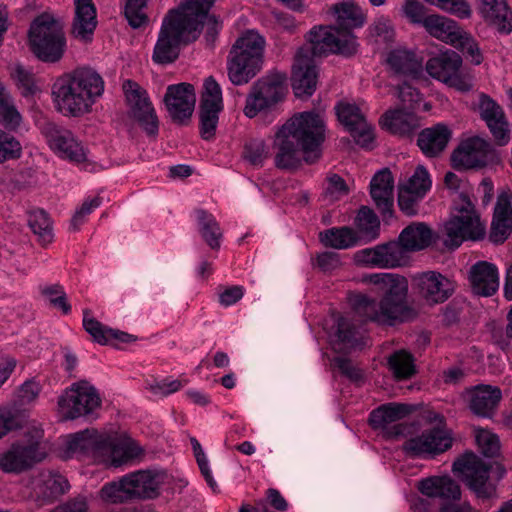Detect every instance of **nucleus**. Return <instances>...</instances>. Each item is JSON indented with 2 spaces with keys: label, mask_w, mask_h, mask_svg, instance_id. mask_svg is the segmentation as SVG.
Masks as SVG:
<instances>
[{
  "label": "nucleus",
  "mask_w": 512,
  "mask_h": 512,
  "mask_svg": "<svg viewBox=\"0 0 512 512\" xmlns=\"http://www.w3.org/2000/svg\"><path fill=\"white\" fill-rule=\"evenodd\" d=\"M323 140L324 123L318 113L295 114L276 134L275 165L281 169L295 168L301 161L302 152L304 160L313 163L319 157L316 151Z\"/></svg>",
  "instance_id": "1"
},
{
  "label": "nucleus",
  "mask_w": 512,
  "mask_h": 512,
  "mask_svg": "<svg viewBox=\"0 0 512 512\" xmlns=\"http://www.w3.org/2000/svg\"><path fill=\"white\" fill-rule=\"evenodd\" d=\"M370 283L379 287L382 297L379 301L361 295L355 309L366 320L384 326H395L413 320L416 311L407 301L408 281L392 273H374L368 276Z\"/></svg>",
  "instance_id": "2"
},
{
  "label": "nucleus",
  "mask_w": 512,
  "mask_h": 512,
  "mask_svg": "<svg viewBox=\"0 0 512 512\" xmlns=\"http://www.w3.org/2000/svg\"><path fill=\"white\" fill-rule=\"evenodd\" d=\"M104 92V80L90 67H78L56 79L52 97L56 109L65 116L88 113Z\"/></svg>",
  "instance_id": "3"
},
{
  "label": "nucleus",
  "mask_w": 512,
  "mask_h": 512,
  "mask_svg": "<svg viewBox=\"0 0 512 512\" xmlns=\"http://www.w3.org/2000/svg\"><path fill=\"white\" fill-rule=\"evenodd\" d=\"M68 450L72 453L91 455L95 461L110 462L118 467L139 457L143 450L129 437H117L96 430L75 433L68 441Z\"/></svg>",
  "instance_id": "4"
},
{
  "label": "nucleus",
  "mask_w": 512,
  "mask_h": 512,
  "mask_svg": "<svg viewBox=\"0 0 512 512\" xmlns=\"http://www.w3.org/2000/svg\"><path fill=\"white\" fill-rule=\"evenodd\" d=\"M166 477L164 471L138 470L124 475L118 481L106 483L100 490V497L113 504L153 499L159 495Z\"/></svg>",
  "instance_id": "5"
},
{
  "label": "nucleus",
  "mask_w": 512,
  "mask_h": 512,
  "mask_svg": "<svg viewBox=\"0 0 512 512\" xmlns=\"http://www.w3.org/2000/svg\"><path fill=\"white\" fill-rule=\"evenodd\" d=\"M265 39L254 31L239 37L227 58L229 80L237 86L247 84L262 68Z\"/></svg>",
  "instance_id": "6"
},
{
  "label": "nucleus",
  "mask_w": 512,
  "mask_h": 512,
  "mask_svg": "<svg viewBox=\"0 0 512 512\" xmlns=\"http://www.w3.org/2000/svg\"><path fill=\"white\" fill-rule=\"evenodd\" d=\"M196 28L197 23L195 21H185L178 8L170 10L162 21L152 54L153 61L161 65L176 61L179 57L181 45L197 39Z\"/></svg>",
  "instance_id": "7"
},
{
  "label": "nucleus",
  "mask_w": 512,
  "mask_h": 512,
  "mask_svg": "<svg viewBox=\"0 0 512 512\" xmlns=\"http://www.w3.org/2000/svg\"><path fill=\"white\" fill-rule=\"evenodd\" d=\"M447 238L444 243L455 249L465 240H481L486 233L485 224L481 221L475 205L469 195L461 192L454 199V212L445 224Z\"/></svg>",
  "instance_id": "8"
},
{
  "label": "nucleus",
  "mask_w": 512,
  "mask_h": 512,
  "mask_svg": "<svg viewBox=\"0 0 512 512\" xmlns=\"http://www.w3.org/2000/svg\"><path fill=\"white\" fill-rule=\"evenodd\" d=\"M29 45L42 62L60 61L66 49V38L60 22L48 14L38 16L29 29Z\"/></svg>",
  "instance_id": "9"
},
{
  "label": "nucleus",
  "mask_w": 512,
  "mask_h": 512,
  "mask_svg": "<svg viewBox=\"0 0 512 512\" xmlns=\"http://www.w3.org/2000/svg\"><path fill=\"white\" fill-rule=\"evenodd\" d=\"M467 488L481 501L498 498L497 484L490 478L491 465L472 452H467L452 466Z\"/></svg>",
  "instance_id": "10"
},
{
  "label": "nucleus",
  "mask_w": 512,
  "mask_h": 512,
  "mask_svg": "<svg viewBox=\"0 0 512 512\" xmlns=\"http://www.w3.org/2000/svg\"><path fill=\"white\" fill-rule=\"evenodd\" d=\"M286 94L285 74L270 73L253 83L243 112L245 116L254 118L260 112L271 111L285 99Z\"/></svg>",
  "instance_id": "11"
},
{
  "label": "nucleus",
  "mask_w": 512,
  "mask_h": 512,
  "mask_svg": "<svg viewBox=\"0 0 512 512\" xmlns=\"http://www.w3.org/2000/svg\"><path fill=\"white\" fill-rule=\"evenodd\" d=\"M310 47L309 56L322 57L328 54L351 56L357 51L356 36L352 32H343L336 26H315L307 35Z\"/></svg>",
  "instance_id": "12"
},
{
  "label": "nucleus",
  "mask_w": 512,
  "mask_h": 512,
  "mask_svg": "<svg viewBox=\"0 0 512 512\" xmlns=\"http://www.w3.org/2000/svg\"><path fill=\"white\" fill-rule=\"evenodd\" d=\"M34 428V437H42V429ZM46 457L38 440L16 441L6 451L0 454V470L5 473H21L32 468Z\"/></svg>",
  "instance_id": "13"
},
{
  "label": "nucleus",
  "mask_w": 512,
  "mask_h": 512,
  "mask_svg": "<svg viewBox=\"0 0 512 512\" xmlns=\"http://www.w3.org/2000/svg\"><path fill=\"white\" fill-rule=\"evenodd\" d=\"M68 489L69 483L64 476L51 471H43L29 479L22 493L36 507H43L56 501Z\"/></svg>",
  "instance_id": "14"
},
{
  "label": "nucleus",
  "mask_w": 512,
  "mask_h": 512,
  "mask_svg": "<svg viewBox=\"0 0 512 512\" xmlns=\"http://www.w3.org/2000/svg\"><path fill=\"white\" fill-rule=\"evenodd\" d=\"M461 66V56L453 50H446L431 57L426 62L425 68L432 78L458 91L467 92L471 90L472 84L467 77L460 73Z\"/></svg>",
  "instance_id": "15"
},
{
  "label": "nucleus",
  "mask_w": 512,
  "mask_h": 512,
  "mask_svg": "<svg viewBox=\"0 0 512 512\" xmlns=\"http://www.w3.org/2000/svg\"><path fill=\"white\" fill-rule=\"evenodd\" d=\"M418 489L426 497L417 498L413 502L414 512H433L436 509L432 502L433 498L459 500L462 494L459 484L449 476L423 479L419 482Z\"/></svg>",
  "instance_id": "16"
},
{
  "label": "nucleus",
  "mask_w": 512,
  "mask_h": 512,
  "mask_svg": "<svg viewBox=\"0 0 512 512\" xmlns=\"http://www.w3.org/2000/svg\"><path fill=\"white\" fill-rule=\"evenodd\" d=\"M451 446V436L444 429L432 427L408 438L403 450L412 457L426 459L445 452Z\"/></svg>",
  "instance_id": "17"
},
{
  "label": "nucleus",
  "mask_w": 512,
  "mask_h": 512,
  "mask_svg": "<svg viewBox=\"0 0 512 512\" xmlns=\"http://www.w3.org/2000/svg\"><path fill=\"white\" fill-rule=\"evenodd\" d=\"M67 419H75L92 414L101 404L96 389L86 383L73 385L58 401Z\"/></svg>",
  "instance_id": "18"
},
{
  "label": "nucleus",
  "mask_w": 512,
  "mask_h": 512,
  "mask_svg": "<svg viewBox=\"0 0 512 512\" xmlns=\"http://www.w3.org/2000/svg\"><path fill=\"white\" fill-rule=\"evenodd\" d=\"M45 135L50 148L62 159L74 164H85L88 151L81 141L68 129L49 123Z\"/></svg>",
  "instance_id": "19"
},
{
  "label": "nucleus",
  "mask_w": 512,
  "mask_h": 512,
  "mask_svg": "<svg viewBox=\"0 0 512 512\" xmlns=\"http://www.w3.org/2000/svg\"><path fill=\"white\" fill-rule=\"evenodd\" d=\"M200 103V134L205 140L214 137L219 113L223 108L222 91L213 77H208L203 85Z\"/></svg>",
  "instance_id": "20"
},
{
  "label": "nucleus",
  "mask_w": 512,
  "mask_h": 512,
  "mask_svg": "<svg viewBox=\"0 0 512 512\" xmlns=\"http://www.w3.org/2000/svg\"><path fill=\"white\" fill-rule=\"evenodd\" d=\"M124 89L132 117L148 135H157L159 121L147 93L132 81H127Z\"/></svg>",
  "instance_id": "21"
},
{
  "label": "nucleus",
  "mask_w": 512,
  "mask_h": 512,
  "mask_svg": "<svg viewBox=\"0 0 512 512\" xmlns=\"http://www.w3.org/2000/svg\"><path fill=\"white\" fill-rule=\"evenodd\" d=\"M493 153L494 149L489 142L480 137H471L459 144L451 160L456 169L481 168L487 165Z\"/></svg>",
  "instance_id": "22"
},
{
  "label": "nucleus",
  "mask_w": 512,
  "mask_h": 512,
  "mask_svg": "<svg viewBox=\"0 0 512 512\" xmlns=\"http://www.w3.org/2000/svg\"><path fill=\"white\" fill-rule=\"evenodd\" d=\"M335 109L339 121L350 132L355 142L363 148H370L374 140V130L360 108L355 104L341 102Z\"/></svg>",
  "instance_id": "23"
},
{
  "label": "nucleus",
  "mask_w": 512,
  "mask_h": 512,
  "mask_svg": "<svg viewBox=\"0 0 512 512\" xmlns=\"http://www.w3.org/2000/svg\"><path fill=\"white\" fill-rule=\"evenodd\" d=\"M413 282L419 296L429 305L444 303L455 290L454 283L436 271L417 274Z\"/></svg>",
  "instance_id": "24"
},
{
  "label": "nucleus",
  "mask_w": 512,
  "mask_h": 512,
  "mask_svg": "<svg viewBox=\"0 0 512 512\" xmlns=\"http://www.w3.org/2000/svg\"><path fill=\"white\" fill-rule=\"evenodd\" d=\"M164 102L172 120L183 124L190 119L194 111L196 102L194 86L188 83L168 86Z\"/></svg>",
  "instance_id": "25"
},
{
  "label": "nucleus",
  "mask_w": 512,
  "mask_h": 512,
  "mask_svg": "<svg viewBox=\"0 0 512 512\" xmlns=\"http://www.w3.org/2000/svg\"><path fill=\"white\" fill-rule=\"evenodd\" d=\"M478 108L481 119L485 121L495 143L506 146L510 141V128L503 108L487 94H480Z\"/></svg>",
  "instance_id": "26"
},
{
  "label": "nucleus",
  "mask_w": 512,
  "mask_h": 512,
  "mask_svg": "<svg viewBox=\"0 0 512 512\" xmlns=\"http://www.w3.org/2000/svg\"><path fill=\"white\" fill-rule=\"evenodd\" d=\"M317 67L309 50L299 49L295 56L292 87L298 97L311 96L316 90Z\"/></svg>",
  "instance_id": "27"
},
{
  "label": "nucleus",
  "mask_w": 512,
  "mask_h": 512,
  "mask_svg": "<svg viewBox=\"0 0 512 512\" xmlns=\"http://www.w3.org/2000/svg\"><path fill=\"white\" fill-rule=\"evenodd\" d=\"M406 255L401 246L395 242L365 248L357 253V260L365 265L378 268H395L401 266Z\"/></svg>",
  "instance_id": "28"
},
{
  "label": "nucleus",
  "mask_w": 512,
  "mask_h": 512,
  "mask_svg": "<svg viewBox=\"0 0 512 512\" xmlns=\"http://www.w3.org/2000/svg\"><path fill=\"white\" fill-rule=\"evenodd\" d=\"M215 0H184L178 7L185 21H195L197 23V37L201 29L206 26L207 38L214 39L220 29V23L213 15H209V10Z\"/></svg>",
  "instance_id": "29"
},
{
  "label": "nucleus",
  "mask_w": 512,
  "mask_h": 512,
  "mask_svg": "<svg viewBox=\"0 0 512 512\" xmlns=\"http://www.w3.org/2000/svg\"><path fill=\"white\" fill-rule=\"evenodd\" d=\"M370 195L383 219L391 218L394 211V178L388 168L381 169L372 177Z\"/></svg>",
  "instance_id": "30"
},
{
  "label": "nucleus",
  "mask_w": 512,
  "mask_h": 512,
  "mask_svg": "<svg viewBox=\"0 0 512 512\" xmlns=\"http://www.w3.org/2000/svg\"><path fill=\"white\" fill-rule=\"evenodd\" d=\"M512 194L501 192L497 197L489 239L494 244H502L512 233Z\"/></svg>",
  "instance_id": "31"
},
{
  "label": "nucleus",
  "mask_w": 512,
  "mask_h": 512,
  "mask_svg": "<svg viewBox=\"0 0 512 512\" xmlns=\"http://www.w3.org/2000/svg\"><path fill=\"white\" fill-rule=\"evenodd\" d=\"M74 6L71 34L83 43L91 42L97 26L96 8L92 0H74Z\"/></svg>",
  "instance_id": "32"
},
{
  "label": "nucleus",
  "mask_w": 512,
  "mask_h": 512,
  "mask_svg": "<svg viewBox=\"0 0 512 512\" xmlns=\"http://www.w3.org/2000/svg\"><path fill=\"white\" fill-rule=\"evenodd\" d=\"M477 10L481 18L499 32L512 31V11L506 0H477Z\"/></svg>",
  "instance_id": "33"
},
{
  "label": "nucleus",
  "mask_w": 512,
  "mask_h": 512,
  "mask_svg": "<svg viewBox=\"0 0 512 512\" xmlns=\"http://www.w3.org/2000/svg\"><path fill=\"white\" fill-rule=\"evenodd\" d=\"M452 138V130L444 123H437L423 129L417 138V145L426 157L434 158L442 154Z\"/></svg>",
  "instance_id": "34"
},
{
  "label": "nucleus",
  "mask_w": 512,
  "mask_h": 512,
  "mask_svg": "<svg viewBox=\"0 0 512 512\" xmlns=\"http://www.w3.org/2000/svg\"><path fill=\"white\" fill-rule=\"evenodd\" d=\"M469 281L475 294L491 296L499 288L498 269L492 263L479 261L470 268Z\"/></svg>",
  "instance_id": "35"
},
{
  "label": "nucleus",
  "mask_w": 512,
  "mask_h": 512,
  "mask_svg": "<svg viewBox=\"0 0 512 512\" xmlns=\"http://www.w3.org/2000/svg\"><path fill=\"white\" fill-rule=\"evenodd\" d=\"M469 408L481 417H490L499 404L502 393L500 388L480 384L467 391Z\"/></svg>",
  "instance_id": "36"
},
{
  "label": "nucleus",
  "mask_w": 512,
  "mask_h": 512,
  "mask_svg": "<svg viewBox=\"0 0 512 512\" xmlns=\"http://www.w3.org/2000/svg\"><path fill=\"white\" fill-rule=\"evenodd\" d=\"M83 327L93 341L100 345L112 344L113 341L128 343L135 340L132 335L126 332L102 324L92 316L88 309L83 311Z\"/></svg>",
  "instance_id": "37"
},
{
  "label": "nucleus",
  "mask_w": 512,
  "mask_h": 512,
  "mask_svg": "<svg viewBox=\"0 0 512 512\" xmlns=\"http://www.w3.org/2000/svg\"><path fill=\"white\" fill-rule=\"evenodd\" d=\"M329 13L334 18L336 27L343 32H351L352 29L360 28L366 21V15L361 7L350 0L331 5Z\"/></svg>",
  "instance_id": "38"
},
{
  "label": "nucleus",
  "mask_w": 512,
  "mask_h": 512,
  "mask_svg": "<svg viewBox=\"0 0 512 512\" xmlns=\"http://www.w3.org/2000/svg\"><path fill=\"white\" fill-rule=\"evenodd\" d=\"M380 125L392 134L410 135L419 127V119L412 111L395 109L385 112L380 119Z\"/></svg>",
  "instance_id": "39"
},
{
  "label": "nucleus",
  "mask_w": 512,
  "mask_h": 512,
  "mask_svg": "<svg viewBox=\"0 0 512 512\" xmlns=\"http://www.w3.org/2000/svg\"><path fill=\"white\" fill-rule=\"evenodd\" d=\"M423 26L431 36L451 45L458 44L463 32L454 20L436 14L428 15Z\"/></svg>",
  "instance_id": "40"
},
{
  "label": "nucleus",
  "mask_w": 512,
  "mask_h": 512,
  "mask_svg": "<svg viewBox=\"0 0 512 512\" xmlns=\"http://www.w3.org/2000/svg\"><path fill=\"white\" fill-rule=\"evenodd\" d=\"M432 230L423 222H414L402 230L397 242L403 252L419 251L427 248L432 242Z\"/></svg>",
  "instance_id": "41"
},
{
  "label": "nucleus",
  "mask_w": 512,
  "mask_h": 512,
  "mask_svg": "<svg viewBox=\"0 0 512 512\" xmlns=\"http://www.w3.org/2000/svg\"><path fill=\"white\" fill-rule=\"evenodd\" d=\"M387 63L396 74L417 78L422 72L421 62L414 53L407 50H392L388 55Z\"/></svg>",
  "instance_id": "42"
},
{
  "label": "nucleus",
  "mask_w": 512,
  "mask_h": 512,
  "mask_svg": "<svg viewBox=\"0 0 512 512\" xmlns=\"http://www.w3.org/2000/svg\"><path fill=\"white\" fill-rule=\"evenodd\" d=\"M195 216L202 239L211 249H219L223 233L215 217L203 209L195 210Z\"/></svg>",
  "instance_id": "43"
},
{
  "label": "nucleus",
  "mask_w": 512,
  "mask_h": 512,
  "mask_svg": "<svg viewBox=\"0 0 512 512\" xmlns=\"http://www.w3.org/2000/svg\"><path fill=\"white\" fill-rule=\"evenodd\" d=\"M411 412V408L406 404L389 403L374 409L369 416V422L374 428H385Z\"/></svg>",
  "instance_id": "44"
},
{
  "label": "nucleus",
  "mask_w": 512,
  "mask_h": 512,
  "mask_svg": "<svg viewBox=\"0 0 512 512\" xmlns=\"http://www.w3.org/2000/svg\"><path fill=\"white\" fill-rule=\"evenodd\" d=\"M28 226L38 237L41 245L46 246L53 241V228L51 219L43 209H33L28 212Z\"/></svg>",
  "instance_id": "45"
},
{
  "label": "nucleus",
  "mask_w": 512,
  "mask_h": 512,
  "mask_svg": "<svg viewBox=\"0 0 512 512\" xmlns=\"http://www.w3.org/2000/svg\"><path fill=\"white\" fill-rule=\"evenodd\" d=\"M359 236L350 227L331 228L320 233V240L325 246L335 249H347L357 244Z\"/></svg>",
  "instance_id": "46"
},
{
  "label": "nucleus",
  "mask_w": 512,
  "mask_h": 512,
  "mask_svg": "<svg viewBox=\"0 0 512 512\" xmlns=\"http://www.w3.org/2000/svg\"><path fill=\"white\" fill-rule=\"evenodd\" d=\"M388 366L397 380L409 379L416 373L414 358L405 350H398L388 358Z\"/></svg>",
  "instance_id": "47"
},
{
  "label": "nucleus",
  "mask_w": 512,
  "mask_h": 512,
  "mask_svg": "<svg viewBox=\"0 0 512 512\" xmlns=\"http://www.w3.org/2000/svg\"><path fill=\"white\" fill-rule=\"evenodd\" d=\"M355 224L360 234V237L368 241L374 240L379 235L380 222L377 215L372 209L363 206L358 211L355 219Z\"/></svg>",
  "instance_id": "48"
},
{
  "label": "nucleus",
  "mask_w": 512,
  "mask_h": 512,
  "mask_svg": "<svg viewBox=\"0 0 512 512\" xmlns=\"http://www.w3.org/2000/svg\"><path fill=\"white\" fill-rule=\"evenodd\" d=\"M28 424L29 414L26 411L17 408H0V438Z\"/></svg>",
  "instance_id": "49"
},
{
  "label": "nucleus",
  "mask_w": 512,
  "mask_h": 512,
  "mask_svg": "<svg viewBox=\"0 0 512 512\" xmlns=\"http://www.w3.org/2000/svg\"><path fill=\"white\" fill-rule=\"evenodd\" d=\"M399 185L426 196L427 192L431 189L432 180L427 169L419 165L416 167L413 174Z\"/></svg>",
  "instance_id": "50"
},
{
  "label": "nucleus",
  "mask_w": 512,
  "mask_h": 512,
  "mask_svg": "<svg viewBox=\"0 0 512 512\" xmlns=\"http://www.w3.org/2000/svg\"><path fill=\"white\" fill-rule=\"evenodd\" d=\"M147 0H127L125 5V17L129 25L134 28H140L147 24L148 17L145 13Z\"/></svg>",
  "instance_id": "51"
},
{
  "label": "nucleus",
  "mask_w": 512,
  "mask_h": 512,
  "mask_svg": "<svg viewBox=\"0 0 512 512\" xmlns=\"http://www.w3.org/2000/svg\"><path fill=\"white\" fill-rule=\"evenodd\" d=\"M425 196L405 188L398 186V206L400 210L407 216H414L418 213L419 203Z\"/></svg>",
  "instance_id": "52"
},
{
  "label": "nucleus",
  "mask_w": 512,
  "mask_h": 512,
  "mask_svg": "<svg viewBox=\"0 0 512 512\" xmlns=\"http://www.w3.org/2000/svg\"><path fill=\"white\" fill-rule=\"evenodd\" d=\"M427 3L438 7L439 9L455 15L460 19L471 17L472 10L469 3L465 0H425Z\"/></svg>",
  "instance_id": "53"
},
{
  "label": "nucleus",
  "mask_w": 512,
  "mask_h": 512,
  "mask_svg": "<svg viewBox=\"0 0 512 512\" xmlns=\"http://www.w3.org/2000/svg\"><path fill=\"white\" fill-rule=\"evenodd\" d=\"M242 157L253 166H262L264 160L268 157L265 142L261 139L247 142L244 146Z\"/></svg>",
  "instance_id": "54"
},
{
  "label": "nucleus",
  "mask_w": 512,
  "mask_h": 512,
  "mask_svg": "<svg viewBox=\"0 0 512 512\" xmlns=\"http://www.w3.org/2000/svg\"><path fill=\"white\" fill-rule=\"evenodd\" d=\"M22 154L20 142L13 136L0 129V163L18 159Z\"/></svg>",
  "instance_id": "55"
},
{
  "label": "nucleus",
  "mask_w": 512,
  "mask_h": 512,
  "mask_svg": "<svg viewBox=\"0 0 512 512\" xmlns=\"http://www.w3.org/2000/svg\"><path fill=\"white\" fill-rule=\"evenodd\" d=\"M348 193L349 188L341 176L332 174L327 177L324 189V197L327 200L334 202L348 195Z\"/></svg>",
  "instance_id": "56"
},
{
  "label": "nucleus",
  "mask_w": 512,
  "mask_h": 512,
  "mask_svg": "<svg viewBox=\"0 0 512 512\" xmlns=\"http://www.w3.org/2000/svg\"><path fill=\"white\" fill-rule=\"evenodd\" d=\"M476 442L486 457H494L500 450L499 439L497 435L488 430L480 429L476 433Z\"/></svg>",
  "instance_id": "57"
},
{
  "label": "nucleus",
  "mask_w": 512,
  "mask_h": 512,
  "mask_svg": "<svg viewBox=\"0 0 512 512\" xmlns=\"http://www.w3.org/2000/svg\"><path fill=\"white\" fill-rule=\"evenodd\" d=\"M370 34L376 42L390 43L393 41L395 32L388 18L380 17L376 19L369 28Z\"/></svg>",
  "instance_id": "58"
},
{
  "label": "nucleus",
  "mask_w": 512,
  "mask_h": 512,
  "mask_svg": "<svg viewBox=\"0 0 512 512\" xmlns=\"http://www.w3.org/2000/svg\"><path fill=\"white\" fill-rule=\"evenodd\" d=\"M190 442H191V446H192V449H193V453H194V456L196 458V461H197V464L200 468V471L203 475V477L205 478L207 484L213 489L215 490L217 488V483L216 481L214 480L213 476H212V472L209 468V463H208V459L201 447V444L199 443V441L192 437L190 439Z\"/></svg>",
  "instance_id": "59"
},
{
  "label": "nucleus",
  "mask_w": 512,
  "mask_h": 512,
  "mask_svg": "<svg viewBox=\"0 0 512 512\" xmlns=\"http://www.w3.org/2000/svg\"><path fill=\"white\" fill-rule=\"evenodd\" d=\"M453 46L459 48L471 63L479 65L482 62L483 57L478 44L466 32H462L458 44H454Z\"/></svg>",
  "instance_id": "60"
},
{
  "label": "nucleus",
  "mask_w": 512,
  "mask_h": 512,
  "mask_svg": "<svg viewBox=\"0 0 512 512\" xmlns=\"http://www.w3.org/2000/svg\"><path fill=\"white\" fill-rule=\"evenodd\" d=\"M102 204V198L95 196L85 200L79 209H77L71 219V228L74 231L79 230L80 226L85 222L86 217Z\"/></svg>",
  "instance_id": "61"
},
{
  "label": "nucleus",
  "mask_w": 512,
  "mask_h": 512,
  "mask_svg": "<svg viewBox=\"0 0 512 512\" xmlns=\"http://www.w3.org/2000/svg\"><path fill=\"white\" fill-rule=\"evenodd\" d=\"M397 97L403 105L410 111L415 110L421 99L420 93L407 82L398 85Z\"/></svg>",
  "instance_id": "62"
},
{
  "label": "nucleus",
  "mask_w": 512,
  "mask_h": 512,
  "mask_svg": "<svg viewBox=\"0 0 512 512\" xmlns=\"http://www.w3.org/2000/svg\"><path fill=\"white\" fill-rule=\"evenodd\" d=\"M22 122V116L11 101L0 110V124L7 130L16 131Z\"/></svg>",
  "instance_id": "63"
},
{
  "label": "nucleus",
  "mask_w": 512,
  "mask_h": 512,
  "mask_svg": "<svg viewBox=\"0 0 512 512\" xmlns=\"http://www.w3.org/2000/svg\"><path fill=\"white\" fill-rule=\"evenodd\" d=\"M336 337L342 343L353 345L356 340V328L349 319H337Z\"/></svg>",
  "instance_id": "64"
}]
</instances>
